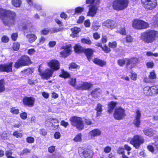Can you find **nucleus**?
I'll return each instance as SVG.
<instances>
[{"mask_svg": "<svg viewBox=\"0 0 158 158\" xmlns=\"http://www.w3.org/2000/svg\"><path fill=\"white\" fill-rule=\"evenodd\" d=\"M0 16L5 25L10 27L15 24L16 17V13L15 11L1 8Z\"/></svg>", "mask_w": 158, "mask_h": 158, "instance_id": "1", "label": "nucleus"}, {"mask_svg": "<svg viewBox=\"0 0 158 158\" xmlns=\"http://www.w3.org/2000/svg\"><path fill=\"white\" fill-rule=\"evenodd\" d=\"M158 38V32L154 30H148L142 33L140 38L145 42L152 43Z\"/></svg>", "mask_w": 158, "mask_h": 158, "instance_id": "2", "label": "nucleus"}, {"mask_svg": "<svg viewBox=\"0 0 158 158\" xmlns=\"http://www.w3.org/2000/svg\"><path fill=\"white\" fill-rule=\"evenodd\" d=\"M129 4V0H115L112 2L114 10H122L127 8Z\"/></svg>", "mask_w": 158, "mask_h": 158, "instance_id": "3", "label": "nucleus"}, {"mask_svg": "<svg viewBox=\"0 0 158 158\" xmlns=\"http://www.w3.org/2000/svg\"><path fill=\"white\" fill-rule=\"evenodd\" d=\"M86 3L87 4H92L94 3L95 4L93 6H89L90 7L89 11L87 15V16H90L93 17L96 13L97 10V5L100 3L99 0H86Z\"/></svg>", "mask_w": 158, "mask_h": 158, "instance_id": "4", "label": "nucleus"}, {"mask_svg": "<svg viewBox=\"0 0 158 158\" xmlns=\"http://www.w3.org/2000/svg\"><path fill=\"white\" fill-rule=\"evenodd\" d=\"M31 64L29 57L24 56L19 59L15 64L14 67L17 69L23 66L28 65Z\"/></svg>", "mask_w": 158, "mask_h": 158, "instance_id": "5", "label": "nucleus"}, {"mask_svg": "<svg viewBox=\"0 0 158 158\" xmlns=\"http://www.w3.org/2000/svg\"><path fill=\"white\" fill-rule=\"evenodd\" d=\"M70 120L72 125L73 126L76 127L77 129L79 130H82L83 129L84 124L81 118L73 116L71 117Z\"/></svg>", "mask_w": 158, "mask_h": 158, "instance_id": "6", "label": "nucleus"}, {"mask_svg": "<svg viewBox=\"0 0 158 158\" xmlns=\"http://www.w3.org/2000/svg\"><path fill=\"white\" fill-rule=\"evenodd\" d=\"M132 26L135 29H143L148 27H149V24L148 23L143 20L135 19L133 22Z\"/></svg>", "mask_w": 158, "mask_h": 158, "instance_id": "7", "label": "nucleus"}, {"mask_svg": "<svg viewBox=\"0 0 158 158\" xmlns=\"http://www.w3.org/2000/svg\"><path fill=\"white\" fill-rule=\"evenodd\" d=\"M128 141H130V143L136 148H139L141 144L144 142L143 139L142 137L138 135H135L130 140L129 139Z\"/></svg>", "mask_w": 158, "mask_h": 158, "instance_id": "8", "label": "nucleus"}, {"mask_svg": "<svg viewBox=\"0 0 158 158\" xmlns=\"http://www.w3.org/2000/svg\"><path fill=\"white\" fill-rule=\"evenodd\" d=\"M40 68L41 65L39 67L38 71L39 73V75L42 78L48 80L50 77H52L54 72L53 70L47 68L44 71H42Z\"/></svg>", "mask_w": 158, "mask_h": 158, "instance_id": "9", "label": "nucleus"}, {"mask_svg": "<svg viewBox=\"0 0 158 158\" xmlns=\"http://www.w3.org/2000/svg\"><path fill=\"white\" fill-rule=\"evenodd\" d=\"M143 6L146 9L152 10L156 6V0H141Z\"/></svg>", "mask_w": 158, "mask_h": 158, "instance_id": "10", "label": "nucleus"}, {"mask_svg": "<svg viewBox=\"0 0 158 158\" xmlns=\"http://www.w3.org/2000/svg\"><path fill=\"white\" fill-rule=\"evenodd\" d=\"M126 115L125 110L121 107H116L114 114V117L115 119L120 120L125 117Z\"/></svg>", "mask_w": 158, "mask_h": 158, "instance_id": "11", "label": "nucleus"}, {"mask_svg": "<svg viewBox=\"0 0 158 158\" xmlns=\"http://www.w3.org/2000/svg\"><path fill=\"white\" fill-rule=\"evenodd\" d=\"M48 66L50 68V69L53 70V71H56L59 69L60 64L59 61L56 60H52L47 62Z\"/></svg>", "mask_w": 158, "mask_h": 158, "instance_id": "12", "label": "nucleus"}, {"mask_svg": "<svg viewBox=\"0 0 158 158\" xmlns=\"http://www.w3.org/2000/svg\"><path fill=\"white\" fill-rule=\"evenodd\" d=\"M35 99L31 97H25L23 99V102L24 105L29 107H32L34 106Z\"/></svg>", "mask_w": 158, "mask_h": 158, "instance_id": "13", "label": "nucleus"}, {"mask_svg": "<svg viewBox=\"0 0 158 158\" xmlns=\"http://www.w3.org/2000/svg\"><path fill=\"white\" fill-rule=\"evenodd\" d=\"M58 120L55 118H50L46 121V123L48 124L51 129L52 130H55L58 128Z\"/></svg>", "mask_w": 158, "mask_h": 158, "instance_id": "14", "label": "nucleus"}, {"mask_svg": "<svg viewBox=\"0 0 158 158\" xmlns=\"http://www.w3.org/2000/svg\"><path fill=\"white\" fill-rule=\"evenodd\" d=\"M12 62L0 65V72L9 73L12 72Z\"/></svg>", "mask_w": 158, "mask_h": 158, "instance_id": "15", "label": "nucleus"}, {"mask_svg": "<svg viewBox=\"0 0 158 158\" xmlns=\"http://www.w3.org/2000/svg\"><path fill=\"white\" fill-rule=\"evenodd\" d=\"M64 50L60 52L61 55L64 57H66L70 54L72 51L71 50V45L69 44L64 47L62 48Z\"/></svg>", "mask_w": 158, "mask_h": 158, "instance_id": "16", "label": "nucleus"}, {"mask_svg": "<svg viewBox=\"0 0 158 158\" xmlns=\"http://www.w3.org/2000/svg\"><path fill=\"white\" fill-rule=\"evenodd\" d=\"M93 85L90 82H83L79 84L78 86L75 87V88L78 89L87 90L91 87Z\"/></svg>", "mask_w": 158, "mask_h": 158, "instance_id": "17", "label": "nucleus"}, {"mask_svg": "<svg viewBox=\"0 0 158 158\" xmlns=\"http://www.w3.org/2000/svg\"><path fill=\"white\" fill-rule=\"evenodd\" d=\"M102 26L112 29L117 26V24L114 21L108 19L103 23Z\"/></svg>", "mask_w": 158, "mask_h": 158, "instance_id": "18", "label": "nucleus"}, {"mask_svg": "<svg viewBox=\"0 0 158 158\" xmlns=\"http://www.w3.org/2000/svg\"><path fill=\"white\" fill-rule=\"evenodd\" d=\"M148 149L152 153L156 154L158 153V143L156 142L152 145H149L148 146Z\"/></svg>", "mask_w": 158, "mask_h": 158, "instance_id": "19", "label": "nucleus"}, {"mask_svg": "<svg viewBox=\"0 0 158 158\" xmlns=\"http://www.w3.org/2000/svg\"><path fill=\"white\" fill-rule=\"evenodd\" d=\"M141 115L140 112L139 110H137L136 112L135 118L133 122L134 124L137 127H139L140 124Z\"/></svg>", "mask_w": 158, "mask_h": 158, "instance_id": "20", "label": "nucleus"}, {"mask_svg": "<svg viewBox=\"0 0 158 158\" xmlns=\"http://www.w3.org/2000/svg\"><path fill=\"white\" fill-rule=\"evenodd\" d=\"M101 134V131L99 129H96L90 131L89 133V136L91 139H93L95 137L99 136Z\"/></svg>", "mask_w": 158, "mask_h": 158, "instance_id": "21", "label": "nucleus"}, {"mask_svg": "<svg viewBox=\"0 0 158 158\" xmlns=\"http://www.w3.org/2000/svg\"><path fill=\"white\" fill-rule=\"evenodd\" d=\"M152 86H146L143 89V93L147 96H151L154 94L153 90L152 89Z\"/></svg>", "mask_w": 158, "mask_h": 158, "instance_id": "22", "label": "nucleus"}, {"mask_svg": "<svg viewBox=\"0 0 158 158\" xmlns=\"http://www.w3.org/2000/svg\"><path fill=\"white\" fill-rule=\"evenodd\" d=\"M117 104L116 102L111 101L108 103V112L109 113H111L113 112V110L115 107L116 106Z\"/></svg>", "mask_w": 158, "mask_h": 158, "instance_id": "23", "label": "nucleus"}, {"mask_svg": "<svg viewBox=\"0 0 158 158\" xmlns=\"http://www.w3.org/2000/svg\"><path fill=\"white\" fill-rule=\"evenodd\" d=\"M84 52L88 60L90 61L93 54V51L91 49L87 48L86 49H84Z\"/></svg>", "mask_w": 158, "mask_h": 158, "instance_id": "24", "label": "nucleus"}, {"mask_svg": "<svg viewBox=\"0 0 158 158\" xmlns=\"http://www.w3.org/2000/svg\"><path fill=\"white\" fill-rule=\"evenodd\" d=\"M71 31L72 33L71 34V36L74 38L77 36L78 33L81 31V29L79 27H75L72 28Z\"/></svg>", "mask_w": 158, "mask_h": 158, "instance_id": "25", "label": "nucleus"}, {"mask_svg": "<svg viewBox=\"0 0 158 158\" xmlns=\"http://www.w3.org/2000/svg\"><path fill=\"white\" fill-rule=\"evenodd\" d=\"M82 153L85 158H92L93 156V152L91 150H84Z\"/></svg>", "mask_w": 158, "mask_h": 158, "instance_id": "26", "label": "nucleus"}, {"mask_svg": "<svg viewBox=\"0 0 158 158\" xmlns=\"http://www.w3.org/2000/svg\"><path fill=\"white\" fill-rule=\"evenodd\" d=\"M138 61V59L136 58H132L131 59H126V65H128L131 64H135Z\"/></svg>", "mask_w": 158, "mask_h": 158, "instance_id": "27", "label": "nucleus"}, {"mask_svg": "<svg viewBox=\"0 0 158 158\" xmlns=\"http://www.w3.org/2000/svg\"><path fill=\"white\" fill-rule=\"evenodd\" d=\"M26 37L28 40L29 42L31 43L34 42L37 39L36 36L32 34L27 35Z\"/></svg>", "mask_w": 158, "mask_h": 158, "instance_id": "28", "label": "nucleus"}, {"mask_svg": "<svg viewBox=\"0 0 158 158\" xmlns=\"http://www.w3.org/2000/svg\"><path fill=\"white\" fill-rule=\"evenodd\" d=\"M93 61L94 63L98 65L101 66H104L106 64V63L105 61L102 60H100L97 58H94L93 60Z\"/></svg>", "mask_w": 158, "mask_h": 158, "instance_id": "29", "label": "nucleus"}, {"mask_svg": "<svg viewBox=\"0 0 158 158\" xmlns=\"http://www.w3.org/2000/svg\"><path fill=\"white\" fill-rule=\"evenodd\" d=\"M143 131L145 135L149 136H152L155 132V131L152 129H144Z\"/></svg>", "mask_w": 158, "mask_h": 158, "instance_id": "30", "label": "nucleus"}, {"mask_svg": "<svg viewBox=\"0 0 158 158\" xmlns=\"http://www.w3.org/2000/svg\"><path fill=\"white\" fill-rule=\"evenodd\" d=\"M74 50L76 53H80L84 52V48L79 44L76 45L74 47Z\"/></svg>", "mask_w": 158, "mask_h": 158, "instance_id": "31", "label": "nucleus"}, {"mask_svg": "<svg viewBox=\"0 0 158 158\" xmlns=\"http://www.w3.org/2000/svg\"><path fill=\"white\" fill-rule=\"evenodd\" d=\"M22 22L23 23V27L24 29H26L27 27H31V23L29 21L24 20Z\"/></svg>", "mask_w": 158, "mask_h": 158, "instance_id": "32", "label": "nucleus"}, {"mask_svg": "<svg viewBox=\"0 0 158 158\" xmlns=\"http://www.w3.org/2000/svg\"><path fill=\"white\" fill-rule=\"evenodd\" d=\"M95 110L97 111V116H100L102 110V105L100 103H98Z\"/></svg>", "mask_w": 158, "mask_h": 158, "instance_id": "33", "label": "nucleus"}, {"mask_svg": "<svg viewBox=\"0 0 158 158\" xmlns=\"http://www.w3.org/2000/svg\"><path fill=\"white\" fill-rule=\"evenodd\" d=\"M11 2L12 5L16 7H20L21 3V0H11Z\"/></svg>", "mask_w": 158, "mask_h": 158, "instance_id": "34", "label": "nucleus"}, {"mask_svg": "<svg viewBox=\"0 0 158 158\" xmlns=\"http://www.w3.org/2000/svg\"><path fill=\"white\" fill-rule=\"evenodd\" d=\"M63 27L59 28H52L50 30V32L51 33H56L63 31Z\"/></svg>", "mask_w": 158, "mask_h": 158, "instance_id": "35", "label": "nucleus"}, {"mask_svg": "<svg viewBox=\"0 0 158 158\" xmlns=\"http://www.w3.org/2000/svg\"><path fill=\"white\" fill-rule=\"evenodd\" d=\"M101 92V90L100 88H96L92 91L91 94L94 97H97V95Z\"/></svg>", "mask_w": 158, "mask_h": 158, "instance_id": "36", "label": "nucleus"}, {"mask_svg": "<svg viewBox=\"0 0 158 158\" xmlns=\"http://www.w3.org/2000/svg\"><path fill=\"white\" fill-rule=\"evenodd\" d=\"M5 90L4 81L2 79L0 80V93L3 92Z\"/></svg>", "mask_w": 158, "mask_h": 158, "instance_id": "37", "label": "nucleus"}, {"mask_svg": "<svg viewBox=\"0 0 158 158\" xmlns=\"http://www.w3.org/2000/svg\"><path fill=\"white\" fill-rule=\"evenodd\" d=\"M84 8L83 7H78L75 9V14H81L84 10Z\"/></svg>", "mask_w": 158, "mask_h": 158, "instance_id": "38", "label": "nucleus"}, {"mask_svg": "<svg viewBox=\"0 0 158 158\" xmlns=\"http://www.w3.org/2000/svg\"><path fill=\"white\" fill-rule=\"evenodd\" d=\"M81 42L82 43L88 44H91L92 42L89 38H83L81 39Z\"/></svg>", "mask_w": 158, "mask_h": 158, "instance_id": "39", "label": "nucleus"}, {"mask_svg": "<svg viewBox=\"0 0 158 158\" xmlns=\"http://www.w3.org/2000/svg\"><path fill=\"white\" fill-rule=\"evenodd\" d=\"M62 74L59 75V76L61 77H64V78H67L69 77V74L67 72L63 70H62Z\"/></svg>", "mask_w": 158, "mask_h": 158, "instance_id": "40", "label": "nucleus"}, {"mask_svg": "<svg viewBox=\"0 0 158 158\" xmlns=\"http://www.w3.org/2000/svg\"><path fill=\"white\" fill-rule=\"evenodd\" d=\"M76 78H71L70 80L69 81V83L72 86L74 87L75 88V87L78 86V85H75L76 82Z\"/></svg>", "mask_w": 158, "mask_h": 158, "instance_id": "41", "label": "nucleus"}, {"mask_svg": "<svg viewBox=\"0 0 158 158\" xmlns=\"http://www.w3.org/2000/svg\"><path fill=\"white\" fill-rule=\"evenodd\" d=\"M117 32L123 35H125L126 34L125 28L124 27H120L117 30Z\"/></svg>", "mask_w": 158, "mask_h": 158, "instance_id": "42", "label": "nucleus"}, {"mask_svg": "<svg viewBox=\"0 0 158 158\" xmlns=\"http://www.w3.org/2000/svg\"><path fill=\"white\" fill-rule=\"evenodd\" d=\"M132 38L130 35H127L126 38H124L122 40V41H123V42L124 43H125V41L126 42L129 43L132 42Z\"/></svg>", "mask_w": 158, "mask_h": 158, "instance_id": "43", "label": "nucleus"}, {"mask_svg": "<svg viewBox=\"0 0 158 158\" xmlns=\"http://www.w3.org/2000/svg\"><path fill=\"white\" fill-rule=\"evenodd\" d=\"M10 111L13 114H18L19 113V110L15 107H12L10 109Z\"/></svg>", "mask_w": 158, "mask_h": 158, "instance_id": "44", "label": "nucleus"}, {"mask_svg": "<svg viewBox=\"0 0 158 158\" xmlns=\"http://www.w3.org/2000/svg\"><path fill=\"white\" fill-rule=\"evenodd\" d=\"M149 78L150 79H156V75L154 71H153L150 73Z\"/></svg>", "mask_w": 158, "mask_h": 158, "instance_id": "45", "label": "nucleus"}, {"mask_svg": "<svg viewBox=\"0 0 158 158\" xmlns=\"http://www.w3.org/2000/svg\"><path fill=\"white\" fill-rule=\"evenodd\" d=\"M153 24L155 27L158 26V13H157L153 19Z\"/></svg>", "mask_w": 158, "mask_h": 158, "instance_id": "46", "label": "nucleus"}, {"mask_svg": "<svg viewBox=\"0 0 158 158\" xmlns=\"http://www.w3.org/2000/svg\"><path fill=\"white\" fill-rule=\"evenodd\" d=\"M33 72V69L31 68H28L26 70L22 71V72L23 73L25 74L29 75L31 74Z\"/></svg>", "mask_w": 158, "mask_h": 158, "instance_id": "47", "label": "nucleus"}, {"mask_svg": "<svg viewBox=\"0 0 158 158\" xmlns=\"http://www.w3.org/2000/svg\"><path fill=\"white\" fill-rule=\"evenodd\" d=\"M79 67L75 63H72L70 64L69 69H79Z\"/></svg>", "mask_w": 158, "mask_h": 158, "instance_id": "48", "label": "nucleus"}, {"mask_svg": "<svg viewBox=\"0 0 158 158\" xmlns=\"http://www.w3.org/2000/svg\"><path fill=\"white\" fill-rule=\"evenodd\" d=\"M81 134H79L77 135L74 139V140L76 142H79L81 140Z\"/></svg>", "mask_w": 158, "mask_h": 158, "instance_id": "49", "label": "nucleus"}, {"mask_svg": "<svg viewBox=\"0 0 158 158\" xmlns=\"http://www.w3.org/2000/svg\"><path fill=\"white\" fill-rule=\"evenodd\" d=\"M20 44L18 43H14L13 45V49L14 50H17L19 48Z\"/></svg>", "mask_w": 158, "mask_h": 158, "instance_id": "50", "label": "nucleus"}, {"mask_svg": "<svg viewBox=\"0 0 158 158\" xmlns=\"http://www.w3.org/2000/svg\"><path fill=\"white\" fill-rule=\"evenodd\" d=\"M1 137L3 139H7L9 138L8 135L6 132H4L1 135Z\"/></svg>", "mask_w": 158, "mask_h": 158, "instance_id": "51", "label": "nucleus"}, {"mask_svg": "<svg viewBox=\"0 0 158 158\" xmlns=\"http://www.w3.org/2000/svg\"><path fill=\"white\" fill-rule=\"evenodd\" d=\"M34 140H35L34 138L31 136L28 137L26 139V141L27 142L30 143H34Z\"/></svg>", "mask_w": 158, "mask_h": 158, "instance_id": "52", "label": "nucleus"}, {"mask_svg": "<svg viewBox=\"0 0 158 158\" xmlns=\"http://www.w3.org/2000/svg\"><path fill=\"white\" fill-rule=\"evenodd\" d=\"M118 64L120 66H123L125 63L126 64V59L125 60L120 59L118 60Z\"/></svg>", "mask_w": 158, "mask_h": 158, "instance_id": "53", "label": "nucleus"}, {"mask_svg": "<svg viewBox=\"0 0 158 158\" xmlns=\"http://www.w3.org/2000/svg\"><path fill=\"white\" fill-rule=\"evenodd\" d=\"M109 46L110 47L112 48H115L117 46V43L114 41L112 42H110L109 44Z\"/></svg>", "mask_w": 158, "mask_h": 158, "instance_id": "54", "label": "nucleus"}, {"mask_svg": "<svg viewBox=\"0 0 158 158\" xmlns=\"http://www.w3.org/2000/svg\"><path fill=\"white\" fill-rule=\"evenodd\" d=\"M13 135L16 137H21L23 135L21 133L19 132L18 131H16L13 133Z\"/></svg>", "mask_w": 158, "mask_h": 158, "instance_id": "55", "label": "nucleus"}, {"mask_svg": "<svg viewBox=\"0 0 158 158\" xmlns=\"http://www.w3.org/2000/svg\"><path fill=\"white\" fill-rule=\"evenodd\" d=\"M37 82V81L36 80L29 79L28 80V83L30 85H34Z\"/></svg>", "mask_w": 158, "mask_h": 158, "instance_id": "56", "label": "nucleus"}, {"mask_svg": "<svg viewBox=\"0 0 158 158\" xmlns=\"http://www.w3.org/2000/svg\"><path fill=\"white\" fill-rule=\"evenodd\" d=\"M9 40L8 37L6 35H3L2 38V41L3 42H8Z\"/></svg>", "mask_w": 158, "mask_h": 158, "instance_id": "57", "label": "nucleus"}, {"mask_svg": "<svg viewBox=\"0 0 158 158\" xmlns=\"http://www.w3.org/2000/svg\"><path fill=\"white\" fill-rule=\"evenodd\" d=\"M102 50L106 53H107L110 51V49L106 45H105L102 48Z\"/></svg>", "mask_w": 158, "mask_h": 158, "instance_id": "58", "label": "nucleus"}, {"mask_svg": "<svg viewBox=\"0 0 158 158\" xmlns=\"http://www.w3.org/2000/svg\"><path fill=\"white\" fill-rule=\"evenodd\" d=\"M20 116L22 119H26L27 118V114L25 112L21 113L20 114Z\"/></svg>", "mask_w": 158, "mask_h": 158, "instance_id": "59", "label": "nucleus"}, {"mask_svg": "<svg viewBox=\"0 0 158 158\" xmlns=\"http://www.w3.org/2000/svg\"><path fill=\"white\" fill-rule=\"evenodd\" d=\"M31 6H33L38 10H40L42 9L41 6L40 5L34 3L33 5H31Z\"/></svg>", "mask_w": 158, "mask_h": 158, "instance_id": "60", "label": "nucleus"}, {"mask_svg": "<svg viewBox=\"0 0 158 158\" xmlns=\"http://www.w3.org/2000/svg\"><path fill=\"white\" fill-rule=\"evenodd\" d=\"M153 90L154 94H158V86H152V88Z\"/></svg>", "mask_w": 158, "mask_h": 158, "instance_id": "61", "label": "nucleus"}, {"mask_svg": "<svg viewBox=\"0 0 158 158\" xmlns=\"http://www.w3.org/2000/svg\"><path fill=\"white\" fill-rule=\"evenodd\" d=\"M131 78L133 80H135L137 79V74L135 73L132 72H131Z\"/></svg>", "mask_w": 158, "mask_h": 158, "instance_id": "62", "label": "nucleus"}, {"mask_svg": "<svg viewBox=\"0 0 158 158\" xmlns=\"http://www.w3.org/2000/svg\"><path fill=\"white\" fill-rule=\"evenodd\" d=\"M84 24L86 27H89L90 26V23L89 19H87L85 21L84 23Z\"/></svg>", "mask_w": 158, "mask_h": 158, "instance_id": "63", "label": "nucleus"}, {"mask_svg": "<svg viewBox=\"0 0 158 158\" xmlns=\"http://www.w3.org/2000/svg\"><path fill=\"white\" fill-rule=\"evenodd\" d=\"M117 152L119 154H121L123 155L124 154V149L123 148H119Z\"/></svg>", "mask_w": 158, "mask_h": 158, "instance_id": "64", "label": "nucleus"}]
</instances>
